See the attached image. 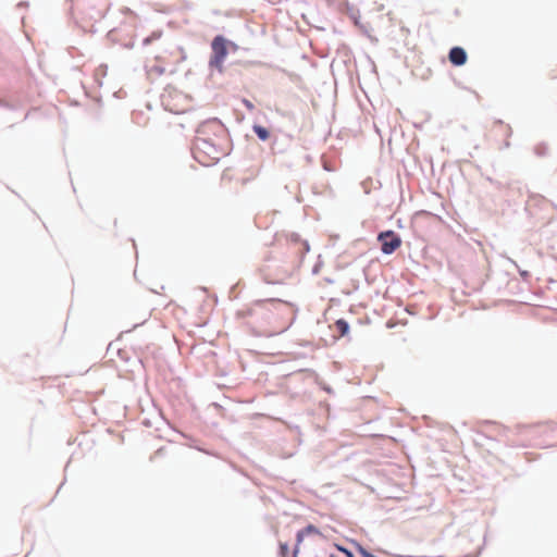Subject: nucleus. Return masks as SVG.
I'll return each instance as SVG.
<instances>
[{
    "mask_svg": "<svg viewBox=\"0 0 557 557\" xmlns=\"http://www.w3.org/2000/svg\"><path fill=\"white\" fill-rule=\"evenodd\" d=\"M448 59L454 65L460 66L467 62V53L461 47H454L449 51Z\"/></svg>",
    "mask_w": 557,
    "mask_h": 557,
    "instance_id": "obj_5",
    "label": "nucleus"
},
{
    "mask_svg": "<svg viewBox=\"0 0 557 557\" xmlns=\"http://www.w3.org/2000/svg\"><path fill=\"white\" fill-rule=\"evenodd\" d=\"M246 104H247V107H248V108H252V104H251V103L246 102Z\"/></svg>",
    "mask_w": 557,
    "mask_h": 557,
    "instance_id": "obj_13",
    "label": "nucleus"
},
{
    "mask_svg": "<svg viewBox=\"0 0 557 557\" xmlns=\"http://www.w3.org/2000/svg\"><path fill=\"white\" fill-rule=\"evenodd\" d=\"M335 326L342 336H344L348 333L349 325L345 320H343V319L337 320L335 323Z\"/></svg>",
    "mask_w": 557,
    "mask_h": 557,
    "instance_id": "obj_8",
    "label": "nucleus"
},
{
    "mask_svg": "<svg viewBox=\"0 0 557 557\" xmlns=\"http://www.w3.org/2000/svg\"><path fill=\"white\" fill-rule=\"evenodd\" d=\"M381 243V250L385 255H391L401 245V239L393 231L383 232L377 237Z\"/></svg>",
    "mask_w": 557,
    "mask_h": 557,
    "instance_id": "obj_4",
    "label": "nucleus"
},
{
    "mask_svg": "<svg viewBox=\"0 0 557 557\" xmlns=\"http://www.w3.org/2000/svg\"><path fill=\"white\" fill-rule=\"evenodd\" d=\"M228 47L234 50L237 48L236 45L228 41L223 36H215L211 42L212 54L209 61L211 67H215L219 72L223 71V63L228 53Z\"/></svg>",
    "mask_w": 557,
    "mask_h": 557,
    "instance_id": "obj_3",
    "label": "nucleus"
},
{
    "mask_svg": "<svg viewBox=\"0 0 557 557\" xmlns=\"http://www.w3.org/2000/svg\"><path fill=\"white\" fill-rule=\"evenodd\" d=\"M359 553L362 557H376L374 556L373 554H371L370 552H368L367 549L360 547L359 548Z\"/></svg>",
    "mask_w": 557,
    "mask_h": 557,
    "instance_id": "obj_10",
    "label": "nucleus"
},
{
    "mask_svg": "<svg viewBox=\"0 0 557 557\" xmlns=\"http://www.w3.org/2000/svg\"><path fill=\"white\" fill-rule=\"evenodd\" d=\"M224 134L222 125L216 121H207L199 125L194 140V158L202 165L215 164L224 154L221 147Z\"/></svg>",
    "mask_w": 557,
    "mask_h": 557,
    "instance_id": "obj_1",
    "label": "nucleus"
},
{
    "mask_svg": "<svg viewBox=\"0 0 557 557\" xmlns=\"http://www.w3.org/2000/svg\"><path fill=\"white\" fill-rule=\"evenodd\" d=\"M288 554V545L287 543H280V555L281 557H287Z\"/></svg>",
    "mask_w": 557,
    "mask_h": 557,
    "instance_id": "obj_9",
    "label": "nucleus"
},
{
    "mask_svg": "<svg viewBox=\"0 0 557 557\" xmlns=\"http://www.w3.org/2000/svg\"><path fill=\"white\" fill-rule=\"evenodd\" d=\"M299 550L298 545H295L292 557H298Z\"/></svg>",
    "mask_w": 557,
    "mask_h": 557,
    "instance_id": "obj_11",
    "label": "nucleus"
},
{
    "mask_svg": "<svg viewBox=\"0 0 557 557\" xmlns=\"http://www.w3.org/2000/svg\"><path fill=\"white\" fill-rule=\"evenodd\" d=\"M284 307L282 301L276 300H260L253 305L239 310L237 315L240 318L256 317L263 320L265 324L272 325L274 313H278L280 309Z\"/></svg>",
    "mask_w": 557,
    "mask_h": 557,
    "instance_id": "obj_2",
    "label": "nucleus"
},
{
    "mask_svg": "<svg viewBox=\"0 0 557 557\" xmlns=\"http://www.w3.org/2000/svg\"><path fill=\"white\" fill-rule=\"evenodd\" d=\"M287 327H288V323H283V324L281 325V331H284V330H286Z\"/></svg>",
    "mask_w": 557,
    "mask_h": 557,
    "instance_id": "obj_12",
    "label": "nucleus"
},
{
    "mask_svg": "<svg viewBox=\"0 0 557 557\" xmlns=\"http://www.w3.org/2000/svg\"><path fill=\"white\" fill-rule=\"evenodd\" d=\"M253 132L261 140H268L270 137L269 131L261 125H255Z\"/></svg>",
    "mask_w": 557,
    "mask_h": 557,
    "instance_id": "obj_7",
    "label": "nucleus"
},
{
    "mask_svg": "<svg viewBox=\"0 0 557 557\" xmlns=\"http://www.w3.org/2000/svg\"><path fill=\"white\" fill-rule=\"evenodd\" d=\"M310 534H318L320 535V531L312 524H309L307 525L305 529L300 530L298 533H297V543L296 545H300V543L302 542L304 537L307 536V535H310Z\"/></svg>",
    "mask_w": 557,
    "mask_h": 557,
    "instance_id": "obj_6",
    "label": "nucleus"
}]
</instances>
